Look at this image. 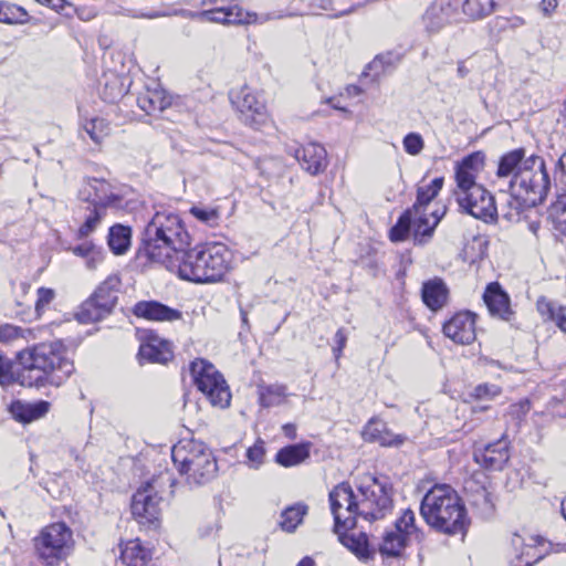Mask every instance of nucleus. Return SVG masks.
I'll use <instances>...</instances> for the list:
<instances>
[{"instance_id":"nucleus-1","label":"nucleus","mask_w":566,"mask_h":566,"mask_svg":"<svg viewBox=\"0 0 566 566\" xmlns=\"http://www.w3.org/2000/svg\"><path fill=\"white\" fill-rule=\"evenodd\" d=\"M17 357L21 369L14 375L11 361L0 354V385L18 382L24 387H60L75 370L62 340L34 345L19 352Z\"/></svg>"},{"instance_id":"nucleus-2","label":"nucleus","mask_w":566,"mask_h":566,"mask_svg":"<svg viewBox=\"0 0 566 566\" xmlns=\"http://www.w3.org/2000/svg\"><path fill=\"white\" fill-rule=\"evenodd\" d=\"M496 176L507 180L509 190L527 205H539L551 189V177L543 157L525 156L523 148L504 154L497 165Z\"/></svg>"},{"instance_id":"nucleus-3","label":"nucleus","mask_w":566,"mask_h":566,"mask_svg":"<svg viewBox=\"0 0 566 566\" xmlns=\"http://www.w3.org/2000/svg\"><path fill=\"white\" fill-rule=\"evenodd\" d=\"M190 245V235L178 213L163 209L154 213L145 227L139 252L158 263L175 251Z\"/></svg>"},{"instance_id":"nucleus-4","label":"nucleus","mask_w":566,"mask_h":566,"mask_svg":"<svg viewBox=\"0 0 566 566\" xmlns=\"http://www.w3.org/2000/svg\"><path fill=\"white\" fill-rule=\"evenodd\" d=\"M420 513L429 526L448 535L465 534L470 522L462 500L448 484H436L424 494Z\"/></svg>"},{"instance_id":"nucleus-5","label":"nucleus","mask_w":566,"mask_h":566,"mask_svg":"<svg viewBox=\"0 0 566 566\" xmlns=\"http://www.w3.org/2000/svg\"><path fill=\"white\" fill-rule=\"evenodd\" d=\"M442 185L443 178L439 177L429 185L418 188L416 202L390 229L389 238L392 242L405 241L411 231L416 244H424L432 238L441 216L438 211H428V206L438 196Z\"/></svg>"},{"instance_id":"nucleus-6","label":"nucleus","mask_w":566,"mask_h":566,"mask_svg":"<svg viewBox=\"0 0 566 566\" xmlns=\"http://www.w3.org/2000/svg\"><path fill=\"white\" fill-rule=\"evenodd\" d=\"M329 503L335 521V531L339 535V539L361 562L366 563L369 557L366 534L359 533L358 536H355L354 534L344 533L355 527L356 520L359 516L358 493L355 494L348 483H339L329 492Z\"/></svg>"},{"instance_id":"nucleus-7","label":"nucleus","mask_w":566,"mask_h":566,"mask_svg":"<svg viewBox=\"0 0 566 566\" xmlns=\"http://www.w3.org/2000/svg\"><path fill=\"white\" fill-rule=\"evenodd\" d=\"M171 459L179 473L193 485L208 483L218 470L210 449L201 441L180 440L171 449Z\"/></svg>"},{"instance_id":"nucleus-8","label":"nucleus","mask_w":566,"mask_h":566,"mask_svg":"<svg viewBox=\"0 0 566 566\" xmlns=\"http://www.w3.org/2000/svg\"><path fill=\"white\" fill-rule=\"evenodd\" d=\"M560 545L541 537L514 533L504 547V556L510 564L520 566H534L545 559L548 563H557L555 558L562 553Z\"/></svg>"},{"instance_id":"nucleus-9","label":"nucleus","mask_w":566,"mask_h":566,"mask_svg":"<svg viewBox=\"0 0 566 566\" xmlns=\"http://www.w3.org/2000/svg\"><path fill=\"white\" fill-rule=\"evenodd\" d=\"M358 513L365 521L375 522L392 512V489L386 479L365 475L358 485Z\"/></svg>"},{"instance_id":"nucleus-10","label":"nucleus","mask_w":566,"mask_h":566,"mask_svg":"<svg viewBox=\"0 0 566 566\" xmlns=\"http://www.w3.org/2000/svg\"><path fill=\"white\" fill-rule=\"evenodd\" d=\"M190 374L197 389L212 406L226 408L230 405L231 392L219 370L206 359H196L190 365Z\"/></svg>"},{"instance_id":"nucleus-11","label":"nucleus","mask_w":566,"mask_h":566,"mask_svg":"<svg viewBox=\"0 0 566 566\" xmlns=\"http://www.w3.org/2000/svg\"><path fill=\"white\" fill-rule=\"evenodd\" d=\"M34 547L42 559L62 562L74 549L73 532L65 523H52L34 538Z\"/></svg>"},{"instance_id":"nucleus-12","label":"nucleus","mask_w":566,"mask_h":566,"mask_svg":"<svg viewBox=\"0 0 566 566\" xmlns=\"http://www.w3.org/2000/svg\"><path fill=\"white\" fill-rule=\"evenodd\" d=\"M230 98L239 113L241 122L245 125L260 129L269 123L268 108L259 92L249 86H243L235 92H231Z\"/></svg>"},{"instance_id":"nucleus-13","label":"nucleus","mask_w":566,"mask_h":566,"mask_svg":"<svg viewBox=\"0 0 566 566\" xmlns=\"http://www.w3.org/2000/svg\"><path fill=\"white\" fill-rule=\"evenodd\" d=\"M120 281L117 276H108L94 292L93 296L86 301L80 312L76 314L81 323H91L99 321L117 302V292Z\"/></svg>"},{"instance_id":"nucleus-14","label":"nucleus","mask_w":566,"mask_h":566,"mask_svg":"<svg viewBox=\"0 0 566 566\" xmlns=\"http://www.w3.org/2000/svg\"><path fill=\"white\" fill-rule=\"evenodd\" d=\"M161 497L153 482L142 485L132 500V513L143 526L156 528L159 525Z\"/></svg>"},{"instance_id":"nucleus-15","label":"nucleus","mask_w":566,"mask_h":566,"mask_svg":"<svg viewBox=\"0 0 566 566\" xmlns=\"http://www.w3.org/2000/svg\"><path fill=\"white\" fill-rule=\"evenodd\" d=\"M457 200L460 208L475 219L493 222L497 218L494 197L483 186L473 187L465 195H459Z\"/></svg>"},{"instance_id":"nucleus-16","label":"nucleus","mask_w":566,"mask_h":566,"mask_svg":"<svg viewBox=\"0 0 566 566\" xmlns=\"http://www.w3.org/2000/svg\"><path fill=\"white\" fill-rule=\"evenodd\" d=\"M201 15L203 17V22L221 24H262L274 19L270 13L258 14L255 12H248L237 4L203 10Z\"/></svg>"},{"instance_id":"nucleus-17","label":"nucleus","mask_w":566,"mask_h":566,"mask_svg":"<svg viewBox=\"0 0 566 566\" xmlns=\"http://www.w3.org/2000/svg\"><path fill=\"white\" fill-rule=\"evenodd\" d=\"M197 262L198 253L195 247L193 249H178L167 258V261H159L158 263L182 280L200 283Z\"/></svg>"},{"instance_id":"nucleus-18","label":"nucleus","mask_w":566,"mask_h":566,"mask_svg":"<svg viewBox=\"0 0 566 566\" xmlns=\"http://www.w3.org/2000/svg\"><path fill=\"white\" fill-rule=\"evenodd\" d=\"M200 248L210 282L220 281L230 268L231 251L220 242L201 244Z\"/></svg>"},{"instance_id":"nucleus-19","label":"nucleus","mask_w":566,"mask_h":566,"mask_svg":"<svg viewBox=\"0 0 566 566\" xmlns=\"http://www.w3.org/2000/svg\"><path fill=\"white\" fill-rule=\"evenodd\" d=\"M459 6L460 0H434L422 15L424 30L430 34L441 31L454 18Z\"/></svg>"},{"instance_id":"nucleus-20","label":"nucleus","mask_w":566,"mask_h":566,"mask_svg":"<svg viewBox=\"0 0 566 566\" xmlns=\"http://www.w3.org/2000/svg\"><path fill=\"white\" fill-rule=\"evenodd\" d=\"M81 202L107 209L118 201L113 187L104 179L90 178L78 191Z\"/></svg>"},{"instance_id":"nucleus-21","label":"nucleus","mask_w":566,"mask_h":566,"mask_svg":"<svg viewBox=\"0 0 566 566\" xmlns=\"http://www.w3.org/2000/svg\"><path fill=\"white\" fill-rule=\"evenodd\" d=\"M444 335L457 344H471L475 337V315L471 312H459L443 325Z\"/></svg>"},{"instance_id":"nucleus-22","label":"nucleus","mask_w":566,"mask_h":566,"mask_svg":"<svg viewBox=\"0 0 566 566\" xmlns=\"http://www.w3.org/2000/svg\"><path fill=\"white\" fill-rule=\"evenodd\" d=\"M473 458L485 469L502 470L510 459L509 442L503 436L495 442L476 448Z\"/></svg>"},{"instance_id":"nucleus-23","label":"nucleus","mask_w":566,"mask_h":566,"mask_svg":"<svg viewBox=\"0 0 566 566\" xmlns=\"http://www.w3.org/2000/svg\"><path fill=\"white\" fill-rule=\"evenodd\" d=\"M293 156L301 164L302 168L311 175L322 172L327 166L326 150L316 143H310L301 148H296Z\"/></svg>"},{"instance_id":"nucleus-24","label":"nucleus","mask_w":566,"mask_h":566,"mask_svg":"<svg viewBox=\"0 0 566 566\" xmlns=\"http://www.w3.org/2000/svg\"><path fill=\"white\" fill-rule=\"evenodd\" d=\"M133 312L137 317L153 322H175L182 318L179 310L157 301H140L135 304Z\"/></svg>"},{"instance_id":"nucleus-25","label":"nucleus","mask_w":566,"mask_h":566,"mask_svg":"<svg viewBox=\"0 0 566 566\" xmlns=\"http://www.w3.org/2000/svg\"><path fill=\"white\" fill-rule=\"evenodd\" d=\"M483 300L492 316H496L503 321H510L512 318L514 313L511 308L510 297L499 283L493 282L486 286Z\"/></svg>"},{"instance_id":"nucleus-26","label":"nucleus","mask_w":566,"mask_h":566,"mask_svg":"<svg viewBox=\"0 0 566 566\" xmlns=\"http://www.w3.org/2000/svg\"><path fill=\"white\" fill-rule=\"evenodd\" d=\"M138 356L140 359L149 363L165 364L172 358V350L167 340L160 339L155 335H149L146 340L142 343Z\"/></svg>"},{"instance_id":"nucleus-27","label":"nucleus","mask_w":566,"mask_h":566,"mask_svg":"<svg viewBox=\"0 0 566 566\" xmlns=\"http://www.w3.org/2000/svg\"><path fill=\"white\" fill-rule=\"evenodd\" d=\"M363 436L366 441L377 442L384 447L400 446L405 441V437L394 434L384 421L376 418L367 422Z\"/></svg>"},{"instance_id":"nucleus-28","label":"nucleus","mask_w":566,"mask_h":566,"mask_svg":"<svg viewBox=\"0 0 566 566\" xmlns=\"http://www.w3.org/2000/svg\"><path fill=\"white\" fill-rule=\"evenodd\" d=\"M50 410V402L39 400L33 403L22 402L20 400L13 401L9 411L13 419L19 422L29 423L44 417Z\"/></svg>"},{"instance_id":"nucleus-29","label":"nucleus","mask_w":566,"mask_h":566,"mask_svg":"<svg viewBox=\"0 0 566 566\" xmlns=\"http://www.w3.org/2000/svg\"><path fill=\"white\" fill-rule=\"evenodd\" d=\"M77 219L82 220V224L77 230V238L84 239L90 237L99 227L106 214V209L81 203L76 210Z\"/></svg>"},{"instance_id":"nucleus-30","label":"nucleus","mask_w":566,"mask_h":566,"mask_svg":"<svg viewBox=\"0 0 566 566\" xmlns=\"http://www.w3.org/2000/svg\"><path fill=\"white\" fill-rule=\"evenodd\" d=\"M120 560L125 566H144L150 552L145 548L139 539H130L119 544Z\"/></svg>"},{"instance_id":"nucleus-31","label":"nucleus","mask_w":566,"mask_h":566,"mask_svg":"<svg viewBox=\"0 0 566 566\" xmlns=\"http://www.w3.org/2000/svg\"><path fill=\"white\" fill-rule=\"evenodd\" d=\"M422 301L432 311L440 310L448 298V289L441 280H431L422 286Z\"/></svg>"},{"instance_id":"nucleus-32","label":"nucleus","mask_w":566,"mask_h":566,"mask_svg":"<svg viewBox=\"0 0 566 566\" xmlns=\"http://www.w3.org/2000/svg\"><path fill=\"white\" fill-rule=\"evenodd\" d=\"M310 443L286 446L277 451L275 461L284 468L298 465L310 458Z\"/></svg>"},{"instance_id":"nucleus-33","label":"nucleus","mask_w":566,"mask_h":566,"mask_svg":"<svg viewBox=\"0 0 566 566\" xmlns=\"http://www.w3.org/2000/svg\"><path fill=\"white\" fill-rule=\"evenodd\" d=\"M70 251L84 260L88 270H96L105 259V251L102 247L96 245L93 241H84L77 245L70 248Z\"/></svg>"},{"instance_id":"nucleus-34","label":"nucleus","mask_w":566,"mask_h":566,"mask_svg":"<svg viewBox=\"0 0 566 566\" xmlns=\"http://www.w3.org/2000/svg\"><path fill=\"white\" fill-rule=\"evenodd\" d=\"M137 104L147 114L163 112L170 105V99L160 90H146L137 97Z\"/></svg>"},{"instance_id":"nucleus-35","label":"nucleus","mask_w":566,"mask_h":566,"mask_svg":"<svg viewBox=\"0 0 566 566\" xmlns=\"http://www.w3.org/2000/svg\"><path fill=\"white\" fill-rule=\"evenodd\" d=\"M130 241L132 229L129 227L118 223L109 228L107 243L114 254H124L130 247Z\"/></svg>"},{"instance_id":"nucleus-36","label":"nucleus","mask_w":566,"mask_h":566,"mask_svg":"<svg viewBox=\"0 0 566 566\" xmlns=\"http://www.w3.org/2000/svg\"><path fill=\"white\" fill-rule=\"evenodd\" d=\"M308 506L304 503H295L287 506L281 513L280 526L283 531L292 533L302 523L304 516L307 514Z\"/></svg>"},{"instance_id":"nucleus-37","label":"nucleus","mask_w":566,"mask_h":566,"mask_svg":"<svg viewBox=\"0 0 566 566\" xmlns=\"http://www.w3.org/2000/svg\"><path fill=\"white\" fill-rule=\"evenodd\" d=\"M407 538L397 532L387 531L384 534L382 541L379 545V552L382 556L399 557L402 555L407 544Z\"/></svg>"},{"instance_id":"nucleus-38","label":"nucleus","mask_w":566,"mask_h":566,"mask_svg":"<svg viewBox=\"0 0 566 566\" xmlns=\"http://www.w3.org/2000/svg\"><path fill=\"white\" fill-rule=\"evenodd\" d=\"M189 214L203 226L216 228L220 224L221 213L219 208L198 203L189 209Z\"/></svg>"},{"instance_id":"nucleus-39","label":"nucleus","mask_w":566,"mask_h":566,"mask_svg":"<svg viewBox=\"0 0 566 566\" xmlns=\"http://www.w3.org/2000/svg\"><path fill=\"white\" fill-rule=\"evenodd\" d=\"M538 312L555 322V324L563 331L566 332V307L560 306L555 302L548 301L544 297L537 301Z\"/></svg>"},{"instance_id":"nucleus-40","label":"nucleus","mask_w":566,"mask_h":566,"mask_svg":"<svg viewBox=\"0 0 566 566\" xmlns=\"http://www.w3.org/2000/svg\"><path fill=\"white\" fill-rule=\"evenodd\" d=\"M535 206L536 205H527L522 198L513 196V193L510 191L505 203L501 205L500 211L502 217L507 221L518 222L524 210Z\"/></svg>"},{"instance_id":"nucleus-41","label":"nucleus","mask_w":566,"mask_h":566,"mask_svg":"<svg viewBox=\"0 0 566 566\" xmlns=\"http://www.w3.org/2000/svg\"><path fill=\"white\" fill-rule=\"evenodd\" d=\"M29 20L27 10L18 4L0 1V23L24 24Z\"/></svg>"},{"instance_id":"nucleus-42","label":"nucleus","mask_w":566,"mask_h":566,"mask_svg":"<svg viewBox=\"0 0 566 566\" xmlns=\"http://www.w3.org/2000/svg\"><path fill=\"white\" fill-rule=\"evenodd\" d=\"M549 219L555 230L566 235V192H557V200L549 208Z\"/></svg>"},{"instance_id":"nucleus-43","label":"nucleus","mask_w":566,"mask_h":566,"mask_svg":"<svg viewBox=\"0 0 566 566\" xmlns=\"http://www.w3.org/2000/svg\"><path fill=\"white\" fill-rule=\"evenodd\" d=\"M494 8V0H465L462 4L464 14L473 20L491 14Z\"/></svg>"},{"instance_id":"nucleus-44","label":"nucleus","mask_w":566,"mask_h":566,"mask_svg":"<svg viewBox=\"0 0 566 566\" xmlns=\"http://www.w3.org/2000/svg\"><path fill=\"white\" fill-rule=\"evenodd\" d=\"M286 396V387L272 385L260 389L259 401L262 407L269 408L280 405Z\"/></svg>"},{"instance_id":"nucleus-45","label":"nucleus","mask_w":566,"mask_h":566,"mask_svg":"<svg viewBox=\"0 0 566 566\" xmlns=\"http://www.w3.org/2000/svg\"><path fill=\"white\" fill-rule=\"evenodd\" d=\"M478 175L463 168L460 165L455 167V181H457V197L459 195H465L467 192L473 190V187H480L476 182Z\"/></svg>"},{"instance_id":"nucleus-46","label":"nucleus","mask_w":566,"mask_h":566,"mask_svg":"<svg viewBox=\"0 0 566 566\" xmlns=\"http://www.w3.org/2000/svg\"><path fill=\"white\" fill-rule=\"evenodd\" d=\"M90 138L98 144L109 134V124L104 118L94 117L83 124Z\"/></svg>"},{"instance_id":"nucleus-47","label":"nucleus","mask_w":566,"mask_h":566,"mask_svg":"<svg viewBox=\"0 0 566 566\" xmlns=\"http://www.w3.org/2000/svg\"><path fill=\"white\" fill-rule=\"evenodd\" d=\"M392 532H397L403 535L405 538L409 539L413 534L417 533L416 516L413 511L406 509L401 515L395 522V528Z\"/></svg>"},{"instance_id":"nucleus-48","label":"nucleus","mask_w":566,"mask_h":566,"mask_svg":"<svg viewBox=\"0 0 566 566\" xmlns=\"http://www.w3.org/2000/svg\"><path fill=\"white\" fill-rule=\"evenodd\" d=\"M265 458L264 441L259 439L253 446L248 448L245 452V464L250 469L258 470L263 463Z\"/></svg>"},{"instance_id":"nucleus-49","label":"nucleus","mask_w":566,"mask_h":566,"mask_svg":"<svg viewBox=\"0 0 566 566\" xmlns=\"http://www.w3.org/2000/svg\"><path fill=\"white\" fill-rule=\"evenodd\" d=\"M493 28L499 32L507 30H516L525 25V20L518 15L512 17H496L493 21Z\"/></svg>"},{"instance_id":"nucleus-50","label":"nucleus","mask_w":566,"mask_h":566,"mask_svg":"<svg viewBox=\"0 0 566 566\" xmlns=\"http://www.w3.org/2000/svg\"><path fill=\"white\" fill-rule=\"evenodd\" d=\"M402 144L405 151L412 156L419 155L424 147L423 139L418 133L407 134L402 140Z\"/></svg>"},{"instance_id":"nucleus-51","label":"nucleus","mask_w":566,"mask_h":566,"mask_svg":"<svg viewBox=\"0 0 566 566\" xmlns=\"http://www.w3.org/2000/svg\"><path fill=\"white\" fill-rule=\"evenodd\" d=\"M484 160L485 155L482 151H475L464 157L458 165L478 175L484 167Z\"/></svg>"},{"instance_id":"nucleus-52","label":"nucleus","mask_w":566,"mask_h":566,"mask_svg":"<svg viewBox=\"0 0 566 566\" xmlns=\"http://www.w3.org/2000/svg\"><path fill=\"white\" fill-rule=\"evenodd\" d=\"M557 192H566V151L559 157L555 169Z\"/></svg>"},{"instance_id":"nucleus-53","label":"nucleus","mask_w":566,"mask_h":566,"mask_svg":"<svg viewBox=\"0 0 566 566\" xmlns=\"http://www.w3.org/2000/svg\"><path fill=\"white\" fill-rule=\"evenodd\" d=\"M54 295V291L51 289L40 287L38 290V300L35 302V311L38 315H41L45 307L53 301Z\"/></svg>"},{"instance_id":"nucleus-54","label":"nucleus","mask_w":566,"mask_h":566,"mask_svg":"<svg viewBox=\"0 0 566 566\" xmlns=\"http://www.w3.org/2000/svg\"><path fill=\"white\" fill-rule=\"evenodd\" d=\"M500 392H501V389L496 385L483 384V385L476 386L474 389V396L479 399L493 398V397L499 396Z\"/></svg>"},{"instance_id":"nucleus-55","label":"nucleus","mask_w":566,"mask_h":566,"mask_svg":"<svg viewBox=\"0 0 566 566\" xmlns=\"http://www.w3.org/2000/svg\"><path fill=\"white\" fill-rule=\"evenodd\" d=\"M472 504L483 509H490L492 506L491 493L484 485H482L473 496Z\"/></svg>"},{"instance_id":"nucleus-56","label":"nucleus","mask_w":566,"mask_h":566,"mask_svg":"<svg viewBox=\"0 0 566 566\" xmlns=\"http://www.w3.org/2000/svg\"><path fill=\"white\" fill-rule=\"evenodd\" d=\"M123 14L134 19H157L161 17H169V13L166 11L138 12L130 9H126Z\"/></svg>"},{"instance_id":"nucleus-57","label":"nucleus","mask_w":566,"mask_h":566,"mask_svg":"<svg viewBox=\"0 0 566 566\" xmlns=\"http://www.w3.org/2000/svg\"><path fill=\"white\" fill-rule=\"evenodd\" d=\"M21 328L13 325H3L0 327V342L8 343L21 336Z\"/></svg>"},{"instance_id":"nucleus-58","label":"nucleus","mask_w":566,"mask_h":566,"mask_svg":"<svg viewBox=\"0 0 566 566\" xmlns=\"http://www.w3.org/2000/svg\"><path fill=\"white\" fill-rule=\"evenodd\" d=\"M196 250L198 253V262H197L198 266L197 268H198L200 283H211L209 274L206 273L207 268L205 265L203 254H202L200 245H197Z\"/></svg>"},{"instance_id":"nucleus-59","label":"nucleus","mask_w":566,"mask_h":566,"mask_svg":"<svg viewBox=\"0 0 566 566\" xmlns=\"http://www.w3.org/2000/svg\"><path fill=\"white\" fill-rule=\"evenodd\" d=\"M530 408H531L530 401L523 400V401H520L518 403L511 405L510 413L517 418H522L530 411Z\"/></svg>"},{"instance_id":"nucleus-60","label":"nucleus","mask_w":566,"mask_h":566,"mask_svg":"<svg viewBox=\"0 0 566 566\" xmlns=\"http://www.w3.org/2000/svg\"><path fill=\"white\" fill-rule=\"evenodd\" d=\"M558 6V0H542L541 1V11L547 18L552 17Z\"/></svg>"},{"instance_id":"nucleus-61","label":"nucleus","mask_w":566,"mask_h":566,"mask_svg":"<svg viewBox=\"0 0 566 566\" xmlns=\"http://www.w3.org/2000/svg\"><path fill=\"white\" fill-rule=\"evenodd\" d=\"M168 13H169V15H181L187 19L198 20V21L203 22V17L201 15L202 11L196 12V11L180 9V10H175L172 13H170V12H168Z\"/></svg>"},{"instance_id":"nucleus-62","label":"nucleus","mask_w":566,"mask_h":566,"mask_svg":"<svg viewBox=\"0 0 566 566\" xmlns=\"http://www.w3.org/2000/svg\"><path fill=\"white\" fill-rule=\"evenodd\" d=\"M45 6H49L53 10L60 12L63 11L66 6H70V3L66 0H48Z\"/></svg>"},{"instance_id":"nucleus-63","label":"nucleus","mask_w":566,"mask_h":566,"mask_svg":"<svg viewBox=\"0 0 566 566\" xmlns=\"http://www.w3.org/2000/svg\"><path fill=\"white\" fill-rule=\"evenodd\" d=\"M346 342H347V335L345 333V329L344 328H339L336 332V334H335V343H336L335 346H339V347H344L345 348Z\"/></svg>"},{"instance_id":"nucleus-64","label":"nucleus","mask_w":566,"mask_h":566,"mask_svg":"<svg viewBox=\"0 0 566 566\" xmlns=\"http://www.w3.org/2000/svg\"><path fill=\"white\" fill-rule=\"evenodd\" d=\"M283 432L284 434L290 438V439H294L295 436H296V428L294 424L292 423H286L283 426Z\"/></svg>"}]
</instances>
